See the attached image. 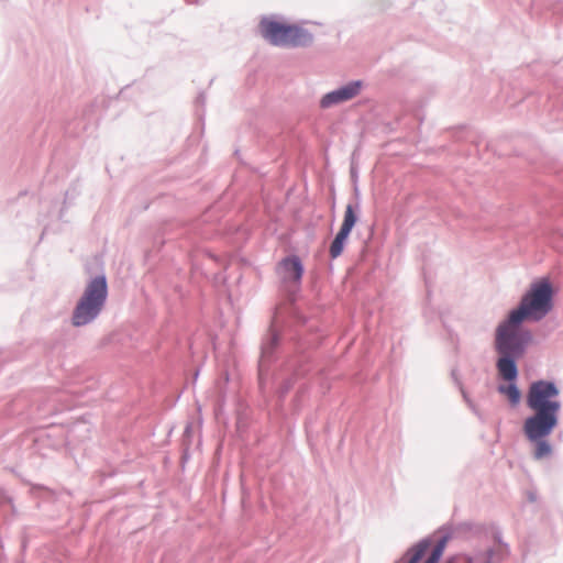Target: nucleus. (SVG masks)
<instances>
[{"label":"nucleus","instance_id":"f257e3e1","mask_svg":"<svg viewBox=\"0 0 563 563\" xmlns=\"http://www.w3.org/2000/svg\"><path fill=\"white\" fill-rule=\"evenodd\" d=\"M559 388L548 380H538L530 385L527 395V405L534 412L523 423L526 437L537 439L540 435H550L558 426V415L561 402L558 400Z\"/></svg>","mask_w":563,"mask_h":563},{"label":"nucleus","instance_id":"f03ea898","mask_svg":"<svg viewBox=\"0 0 563 563\" xmlns=\"http://www.w3.org/2000/svg\"><path fill=\"white\" fill-rule=\"evenodd\" d=\"M108 297V284L104 276L91 279L79 298L71 317L75 327H81L95 320L104 307Z\"/></svg>","mask_w":563,"mask_h":563},{"label":"nucleus","instance_id":"7ed1b4c3","mask_svg":"<svg viewBox=\"0 0 563 563\" xmlns=\"http://www.w3.org/2000/svg\"><path fill=\"white\" fill-rule=\"evenodd\" d=\"M553 290L549 280L543 279L531 285L530 290L522 297L517 309L512 310L514 318L539 321L552 309Z\"/></svg>","mask_w":563,"mask_h":563},{"label":"nucleus","instance_id":"20e7f679","mask_svg":"<svg viewBox=\"0 0 563 563\" xmlns=\"http://www.w3.org/2000/svg\"><path fill=\"white\" fill-rule=\"evenodd\" d=\"M525 320L520 317L514 318L511 311L508 319L501 322L496 330L495 346L501 355H521L526 345L531 340L529 331L522 328Z\"/></svg>","mask_w":563,"mask_h":563},{"label":"nucleus","instance_id":"39448f33","mask_svg":"<svg viewBox=\"0 0 563 563\" xmlns=\"http://www.w3.org/2000/svg\"><path fill=\"white\" fill-rule=\"evenodd\" d=\"M260 31L275 46H305L312 41V36L303 29L268 18L260 22Z\"/></svg>","mask_w":563,"mask_h":563},{"label":"nucleus","instance_id":"423d86ee","mask_svg":"<svg viewBox=\"0 0 563 563\" xmlns=\"http://www.w3.org/2000/svg\"><path fill=\"white\" fill-rule=\"evenodd\" d=\"M357 221V217L355 210L352 205H347L344 211L343 222L341 224L340 231L335 235L334 240L330 245V256L332 258L339 257L343 250L347 238Z\"/></svg>","mask_w":563,"mask_h":563},{"label":"nucleus","instance_id":"0eeeda50","mask_svg":"<svg viewBox=\"0 0 563 563\" xmlns=\"http://www.w3.org/2000/svg\"><path fill=\"white\" fill-rule=\"evenodd\" d=\"M361 88H362L361 81L350 82L332 92L327 93L321 99V107L329 108L333 104H338V103L351 100L360 93Z\"/></svg>","mask_w":563,"mask_h":563},{"label":"nucleus","instance_id":"6e6552de","mask_svg":"<svg viewBox=\"0 0 563 563\" xmlns=\"http://www.w3.org/2000/svg\"><path fill=\"white\" fill-rule=\"evenodd\" d=\"M279 274L284 282H300L303 267L297 256L285 258L279 264Z\"/></svg>","mask_w":563,"mask_h":563},{"label":"nucleus","instance_id":"1a4fd4ad","mask_svg":"<svg viewBox=\"0 0 563 563\" xmlns=\"http://www.w3.org/2000/svg\"><path fill=\"white\" fill-rule=\"evenodd\" d=\"M520 355H501L497 362V368L500 376L506 380H514L518 375L515 358Z\"/></svg>","mask_w":563,"mask_h":563},{"label":"nucleus","instance_id":"9d476101","mask_svg":"<svg viewBox=\"0 0 563 563\" xmlns=\"http://www.w3.org/2000/svg\"><path fill=\"white\" fill-rule=\"evenodd\" d=\"M548 435H540L537 439H531L530 437H527V439L534 443V451L533 456L537 460H542L547 456H549L552 452V448L548 440H545Z\"/></svg>","mask_w":563,"mask_h":563},{"label":"nucleus","instance_id":"9b49d317","mask_svg":"<svg viewBox=\"0 0 563 563\" xmlns=\"http://www.w3.org/2000/svg\"><path fill=\"white\" fill-rule=\"evenodd\" d=\"M428 548L429 544L427 542H420L410 548L405 554V559L407 560L406 563H419L420 560L424 556Z\"/></svg>","mask_w":563,"mask_h":563},{"label":"nucleus","instance_id":"f8f14e48","mask_svg":"<svg viewBox=\"0 0 563 563\" xmlns=\"http://www.w3.org/2000/svg\"><path fill=\"white\" fill-rule=\"evenodd\" d=\"M498 390L506 395L512 405H517L520 400V391L515 385L499 386Z\"/></svg>","mask_w":563,"mask_h":563},{"label":"nucleus","instance_id":"ddd939ff","mask_svg":"<svg viewBox=\"0 0 563 563\" xmlns=\"http://www.w3.org/2000/svg\"><path fill=\"white\" fill-rule=\"evenodd\" d=\"M442 545H438L424 563H438L442 555Z\"/></svg>","mask_w":563,"mask_h":563}]
</instances>
